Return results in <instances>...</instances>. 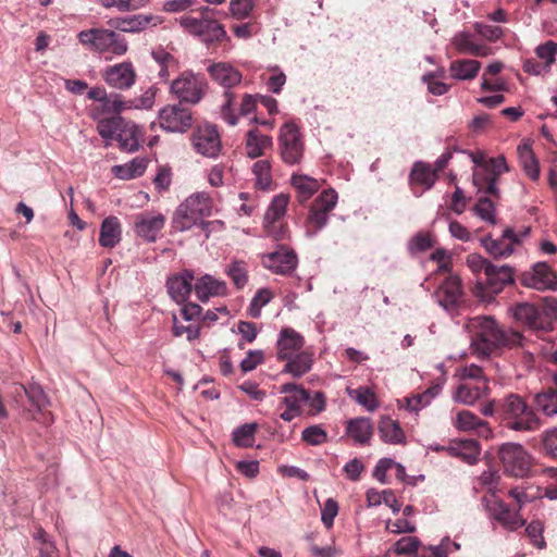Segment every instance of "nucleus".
Returning <instances> with one entry per match:
<instances>
[{"label": "nucleus", "mask_w": 557, "mask_h": 557, "mask_svg": "<svg viewBox=\"0 0 557 557\" xmlns=\"http://www.w3.org/2000/svg\"><path fill=\"white\" fill-rule=\"evenodd\" d=\"M213 207V200L207 193L191 194L176 208L172 219V227L177 232L190 230L195 225L205 228L210 224V222L205 221V218L212 215Z\"/></svg>", "instance_id": "4"}, {"label": "nucleus", "mask_w": 557, "mask_h": 557, "mask_svg": "<svg viewBox=\"0 0 557 557\" xmlns=\"http://www.w3.org/2000/svg\"><path fill=\"white\" fill-rule=\"evenodd\" d=\"M534 410L545 417L557 414V389L554 387L543 388L533 396Z\"/></svg>", "instance_id": "34"}, {"label": "nucleus", "mask_w": 557, "mask_h": 557, "mask_svg": "<svg viewBox=\"0 0 557 557\" xmlns=\"http://www.w3.org/2000/svg\"><path fill=\"white\" fill-rule=\"evenodd\" d=\"M153 60L159 64V76L162 78L169 77V69L175 65L174 57L162 48H158L151 52Z\"/></svg>", "instance_id": "50"}, {"label": "nucleus", "mask_w": 557, "mask_h": 557, "mask_svg": "<svg viewBox=\"0 0 557 557\" xmlns=\"http://www.w3.org/2000/svg\"><path fill=\"white\" fill-rule=\"evenodd\" d=\"M471 349L479 357L499 355L504 348H524L527 339L513 330H505L494 318L479 315L467 323Z\"/></svg>", "instance_id": "1"}, {"label": "nucleus", "mask_w": 557, "mask_h": 557, "mask_svg": "<svg viewBox=\"0 0 557 557\" xmlns=\"http://www.w3.org/2000/svg\"><path fill=\"white\" fill-rule=\"evenodd\" d=\"M305 345V338L301 334L292 327H283L277 339V359H290L294 355L300 352Z\"/></svg>", "instance_id": "26"}, {"label": "nucleus", "mask_w": 557, "mask_h": 557, "mask_svg": "<svg viewBox=\"0 0 557 557\" xmlns=\"http://www.w3.org/2000/svg\"><path fill=\"white\" fill-rule=\"evenodd\" d=\"M211 79L225 88L223 94L224 101L221 106V116L231 126L237 125V115L235 113L236 94L233 87L240 84L242 73L227 62L212 63L207 69Z\"/></svg>", "instance_id": "6"}, {"label": "nucleus", "mask_w": 557, "mask_h": 557, "mask_svg": "<svg viewBox=\"0 0 557 557\" xmlns=\"http://www.w3.org/2000/svg\"><path fill=\"white\" fill-rule=\"evenodd\" d=\"M374 426L370 418L359 417L346 422V434L357 444L367 445L370 443Z\"/></svg>", "instance_id": "31"}, {"label": "nucleus", "mask_w": 557, "mask_h": 557, "mask_svg": "<svg viewBox=\"0 0 557 557\" xmlns=\"http://www.w3.org/2000/svg\"><path fill=\"white\" fill-rule=\"evenodd\" d=\"M436 181L437 175L432 171V166L422 161L412 165L408 177L409 186L416 197H420L425 190L431 189Z\"/></svg>", "instance_id": "23"}, {"label": "nucleus", "mask_w": 557, "mask_h": 557, "mask_svg": "<svg viewBox=\"0 0 557 557\" xmlns=\"http://www.w3.org/2000/svg\"><path fill=\"white\" fill-rule=\"evenodd\" d=\"M194 288L198 299L201 301H207L211 296L225 295L227 290L225 282L219 281L209 274L198 278Z\"/></svg>", "instance_id": "33"}, {"label": "nucleus", "mask_w": 557, "mask_h": 557, "mask_svg": "<svg viewBox=\"0 0 557 557\" xmlns=\"http://www.w3.org/2000/svg\"><path fill=\"white\" fill-rule=\"evenodd\" d=\"M101 76L108 86L117 90H128L137 81V72L131 61H123L107 66L102 71Z\"/></svg>", "instance_id": "16"}, {"label": "nucleus", "mask_w": 557, "mask_h": 557, "mask_svg": "<svg viewBox=\"0 0 557 557\" xmlns=\"http://www.w3.org/2000/svg\"><path fill=\"white\" fill-rule=\"evenodd\" d=\"M521 284L537 290H555L557 289V274L546 262H537L530 271L521 275Z\"/></svg>", "instance_id": "18"}, {"label": "nucleus", "mask_w": 557, "mask_h": 557, "mask_svg": "<svg viewBox=\"0 0 557 557\" xmlns=\"http://www.w3.org/2000/svg\"><path fill=\"white\" fill-rule=\"evenodd\" d=\"M288 202V195L280 194L275 196L265 212L264 221L283 220Z\"/></svg>", "instance_id": "46"}, {"label": "nucleus", "mask_w": 557, "mask_h": 557, "mask_svg": "<svg viewBox=\"0 0 557 557\" xmlns=\"http://www.w3.org/2000/svg\"><path fill=\"white\" fill-rule=\"evenodd\" d=\"M147 163L143 158H135L129 163L113 168L114 174L122 180H132L144 174Z\"/></svg>", "instance_id": "44"}, {"label": "nucleus", "mask_w": 557, "mask_h": 557, "mask_svg": "<svg viewBox=\"0 0 557 557\" xmlns=\"http://www.w3.org/2000/svg\"><path fill=\"white\" fill-rule=\"evenodd\" d=\"M490 394L488 380L478 382L462 381L454 392V399L463 405H473L476 400Z\"/></svg>", "instance_id": "25"}, {"label": "nucleus", "mask_w": 557, "mask_h": 557, "mask_svg": "<svg viewBox=\"0 0 557 557\" xmlns=\"http://www.w3.org/2000/svg\"><path fill=\"white\" fill-rule=\"evenodd\" d=\"M516 321L522 323L528 329L537 332L549 331L548 318L542 313V308L528 302L517 304L511 308Z\"/></svg>", "instance_id": "19"}, {"label": "nucleus", "mask_w": 557, "mask_h": 557, "mask_svg": "<svg viewBox=\"0 0 557 557\" xmlns=\"http://www.w3.org/2000/svg\"><path fill=\"white\" fill-rule=\"evenodd\" d=\"M273 298V293L269 288L259 289L251 300L249 313L252 318L260 315L261 308L268 305Z\"/></svg>", "instance_id": "55"}, {"label": "nucleus", "mask_w": 557, "mask_h": 557, "mask_svg": "<svg viewBox=\"0 0 557 557\" xmlns=\"http://www.w3.org/2000/svg\"><path fill=\"white\" fill-rule=\"evenodd\" d=\"M520 238L515 231L510 227L506 228L498 239H493L491 236L482 238V246L494 258H505L512 253L515 245L520 244Z\"/></svg>", "instance_id": "24"}, {"label": "nucleus", "mask_w": 557, "mask_h": 557, "mask_svg": "<svg viewBox=\"0 0 557 557\" xmlns=\"http://www.w3.org/2000/svg\"><path fill=\"white\" fill-rule=\"evenodd\" d=\"M544 527L539 520L532 521L525 528V534L530 539L531 543L537 548H544L546 543L543 537Z\"/></svg>", "instance_id": "59"}, {"label": "nucleus", "mask_w": 557, "mask_h": 557, "mask_svg": "<svg viewBox=\"0 0 557 557\" xmlns=\"http://www.w3.org/2000/svg\"><path fill=\"white\" fill-rule=\"evenodd\" d=\"M194 273L184 270L170 276L166 281V288L170 297L177 304H183L193 290Z\"/></svg>", "instance_id": "27"}, {"label": "nucleus", "mask_w": 557, "mask_h": 557, "mask_svg": "<svg viewBox=\"0 0 557 557\" xmlns=\"http://www.w3.org/2000/svg\"><path fill=\"white\" fill-rule=\"evenodd\" d=\"M286 361L283 372L290 373L295 377H300L308 373L313 364V354L307 350L294 355Z\"/></svg>", "instance_id": "38"}, {"label": "nucleus", "mask_w": 557, "mask_h": 557, "mask_svg": "<svg viewBox=\"0 0 557 557\" xmlns=\"http://www.w3.org/2000/svg\"><path fill=\"white\" fill-rule=\"evenodd\" d=\"M200 327L197 324L189 323L188 325H183L178 322V319L175 314H173V335L182 336L186 334L188 341H194L199 336Z\"/></svg>", "instance_id": "61"}, {"label": "nucleus", "mask_w": 557, "mask_h": 557, "mask_svg": "<svg viewBox=\"0 0 557 557\" xmlns=\"http://www.w3.org/2000/svg\"><path fill=\"white\" fill-rule=\"evenodd\" d=\"M141 137L143 134L139 127L135 123L124 120L123 126L120 127L115 140L119 143V147L122 150L134 152L138 149Z\"/></svg>", "instance_id": "32"}, {"label": "nucleus", "mask_w": 557, "mask_h": 557, "mask_svg": "<svg viewBox=\"0 0 557 557\" xmlns=\"http://www.w3.org/2000/svg\"><path fill=\"white\" fill-rule=\"evenodd\" d=\"M494 210V202L487 197H481L473 207V211L475 212L476 215L492 224L496 223Z\"/></svg>", "instance_id": "54"}, {"label": "nucleus", "mask_w": 557, "mask_h": 557, "mask_svg": "<svg viewBox=\"0 0 557 557\" xmlns=\"http://www.w3.org/2000/svg\"><path fill=\"white\" fill-rule=\"evenodd\" d=\"M379 434L383 442L389 444H405L406 435L399 423L391 417H381L379 421Z\"/></svg>", "instance_id": "36"}, {"label": "nucleus", "mask_w": 557, "mask_h": 557, "mask_svg": "<svg viewBox=\"0 0 557 557\" xmlns=\"http://www.w3.org/2000/svg\"><path fill=\"white\" fill-rule=\"evenodd\" d=\"M257 184L262 188H268L272 183L271 164L268 160H259L252 166Z\"/></svg>", "instance_id": "53"}, {"label": "nucleus", "mask_w": 557, "mask_h": 557, "mask_svg": "<svg viewBox=\"0 0 557 557\" xmlns=\"http://www.w3.org/2000/svg\"><path fill=\"white\" fill-rule=\"evenodd\" d=\"M518 153L525 174L532 181H536L540 176V168L531 147L529 145H521L518 147Z\"/></svg>", "instance_id": "43"}, {"label": "nucleus", "mask_w": 557, "mask_h": 557, "mask_svg": "<svg viewBox=\"0 0 557 557\" xmlns=\"http://www.w3.org/2000/svg\"><path fill=\"white\" fill-rule=\"evenodd\" d=\"M301 440L308 445L318 446L327 441V433L321 425H311L301 433Z\"/></svg>", "instance_id": "51"}, {"label": "nucleus", "mask_w": 557, "mask_h": 557, "mask_svg": "<svg viewBox=\"0 0 557 557\" xmlns=\"http://www.w3.org/2000/svg\"><path fill=\"white\" fill-rule=\"evenodd\" d=\"M258 100L259 95L253 96L250 94H244L239 102L236 100L235 113L237 119L252 113L257 109Z\"/></svg>", "instance_id": "57"}, {"label": "nucleus", "mask_w": 557, "mask_h": 557, "mask_svg": "<svg viewBox=\"0 0 557 557\" xmlns=\"http://www.w3.org/2000/svg\"><path fill=\"white\" fill-rule=\"evenodd\" d=\"M508 171L505 157L500 156L491 159L486 162L480 171L473 174V182L479 189L484 190L486 194L494 196L496 199L500 197L497 187L499 176Z\"/></svg>", "instance_id": "13"}, {"label": "nucleus", "mask_w": 557, "mask_h": 557, "mask_svg": "<svg viewBox=\"0 0 557 557\" xmlns=\"http://www.w3.org/2000/svg\"><path fill=\"white\" fill-rule=\"evenodd\" d=\"M227 275L234 285L242 289L248 282V269L244 261H234L228 265Z\"/></svg>", "instance_id": "49"}, {"label": "nucleus", "mask_w": 557, "mask_h": 557, "mask_svg": "<svg viewBox=\"0 0 557 557\" xmlns=\"http://www.w3.org/2000/svg\"><path fill=\"white\" fill-rule=\"evenodd\" d=\"M434 246V238L428 232H419L417 233L409 244V249L411 252H422Z\"/></svg>", "instance_id": "58"}, {"label": "nucleus", "mask_w": 557, "mask_h": 557, "mask_svg": "<svg viewBox=\"0 0 557 557\" xmlns=\"http://www.w3.org/2000/svg\"><path fill=\"white\" fill-rule=\"evenodd\" d=\"M292 185L297 191L298 201L301 203L307 201L320 188L318 180L302 174H294Z\"/></svg>", "instance_id": "40"}, {"label": "nucleus", "mask_w": 557, "mask_h": 557, "mask_svg": "<svg viewBox=\"0 0 557 557\" xmlns=\"http://www.w3.org/2000/svg\"><path fill=\"white\" fill-rule=\"evenodd\" d=\"M272 137L262 134L257 127L249 129L245 136V150L247 157L256 159L272 148Z\"/></svg>", "instance_id": "30"}, {"label": "nucleus", "mask_w": 557, "mask_h": 557, "mask_svg": "<svg viewBox=\"0 0 557 557\" xmlns=\"http://www.w3.org/2000/svg\"><path fill=\"white\" fill-rule=\"evenodd\" d=\"M208 88L207 79L201 74H195L191 71L183 72L171 84V92L183 104H197L203 98Z\"/></svg>", "instance_id": "8"}, {"label": "nucleus", "mask_w": 557, "mask_h": 557, "mask_svg": "<svg viewBox=\"0 0 557 557\" xmlns=\"http://www.w3.org/2000/svg\"><path fill=\"white\" fill-rule=\"evenodd\" d=\"M278 148L282 160L289 165L298 164L304 156L305 145L298 126L293 122L282 125L278 136Z\"/></svg>", "instance_id": "11"}, {"label": "nucleus", "mask_w": 557, "mask_h": 557, "mask_svg": "<svg viewBox=\"0 0 557 557\" xmlns=\"http://www.w3.org/2000/svg\"><path fill=\"white\" fill-rule=\"evenodd\" d=\"M453 425L461 432H475L481 436L487 437L491 433L488 423L469 410L458 411L453 420Z\"/></svg>", "instance_id": "29"}, {"label": "nucleus", "mask_w": 557, "mask_h": 557, "mask_svg": "<svg viewBox=\"0 0 557 557\" xmlns=\"http://www.w3.org/2000/svg\"><path fill=\"white\" fill-rule=\"evenodd\" d=\"M453 45L459 52L474 57H487L492 53L490 47L473 42L471 35L466 32L457 33L453 38Z\"/></svg>", "instance_id": "37"}, {"label": "nucleus", "mask_w": 557, "mask_h": 557, "mask_svg": "<svg viewBox=\"0 0 557 557\" xmlns=\"http://www.w3.org/2000/svg\"><path fill=\"white\" fill-rule=\"evenodd\" d=\"M468 268L472 271L473 274L480 275L483 273L486 274L487 268L492 267L493 263H491L487 259L483 258L480 255L471 253L467 257L466 261Z\"/></svg>", "instance_id": "62"}, {"label": "nucleus", "mask_w": 557, "mask_h": 557, "mask_svg": "<svg viewBox=\"0 0 557 557\" xmlns=\"http://www.w3.org/2000/svg\"><path fill=\"white\" fill-rule=\"evenodd\" d=\"M166 222L164 214L154 211H144L135 216V234L148 243H154Z\"/></svg>", "instance_id": "17"}, {"label": "nucleus", "mask_w": 557, "mask_h": 557, "mask_svg": "<svg viewBox=\"0 0 557 557\" xmlns=\"http://www.w3.org/2000/svg\"><path fill=\"white\" fill-rule=\"evenodd\" d=\"M498 411L499 421L512 431L535 432L543 425L534 407L517 393H508L499 398Z\"/></svg>", "instance_id": "2"}, {"label": "nucleus", "mask_w": 557, "mask_h": 557, "mask_svg": "<svg viewBox=\"0 0 557 557\" xmlns=\"http://www.w3.org/2000/svg\"><path fill=\"white\" fill-rule=\"evenodd\" d=\"M149 0H101V5L106 9H117L121 12L137 10L145 7Z\"/></svg>", "instance_id": "56"}, {"label": "nucleus", "mask_w": 557, "mask_h": 557, "mask_svg": "<svg viewBox=\"0 0 557 557\" xmlns=\"http://www.w3.org/2000/svg\"><path fill=\"white\" fill-rule=\"evenodd\" d=\"M14 404L21 409V417L25 420L36 421L44 425L53 422V416L49 410L50 400L37 384L16 385L14 387Z\"/></svg>", "instance_id": "3"}, {"label": "nucleus", "mask_w": 557, "mask_h": 557, "mask_svg": "<svg viewBox=\"0 0 557 557\" xmlns=\"http://www.w3.org/2000/svg\"><path fill=\"white\" fill-rule=\"evenodd\" d=\"M535 53L539 59H541L543 64L547 66V70H550V66L556 61L557 55V42L548 40L542 45H540L535 49Z\"/></svg>", "instance_id": "52"}, {"label": "nucleus", "mask_w": 557, "mask_h": 557, "mask_svg": "<svg viewBox=\"0 0 557 557\" xmlns=\"http://www.w3.org/2000/svg\"><path fill=\"white\" fill-rule=\"evenodd\" d=\"M513 283V269L509 265L487 268L484 277H478L474 294L481 298L500 293L507 285Z\"/></svg>", "instance_id": "10"}, {"label": "nucleus", "mask_w": 557, "mask_h": 557, "mask_svg": "<svg viewBox=\"0 0 557 557\" xmlns=\"http://www.w3.org/2000/svg\"><path fill=\"white\" fill-rule=\"evenodd\" d=\"M78 41L88 50L98 53H111L122 57L128 51L124 37L112 29L102 27L85 29L78 33Z\"/></svg>", "instance_id": "7"}, {"label": "nucleus", "mask_w": 557, "mask_h": 557, "mask_svg": "<svg viewBox=\"0 0 557 557\" xmlns=\"http://www.w3.org/2000/svg\"><path fill=\"white\" fill-rule=\"evenodd\" d=\"M481 69V63L476 60H455L450 63V73L457 79H472Z\"/></svg>", "instance_id": "41"}, {"label": "nucleus", "mask_w": 557, "mask_h": 557, "mask_svg": "<svg viewBox=\"0 0 557 557\" xmlns=\"http://www.w3.org/2000/svg\"><path fill=\"white\" fill-rule=\"evenodd\" d=\"M338 513V504L335 499L329 498L321 510V520L325 528L331 529L334 523V518Z\"/></svg>", "instance_id": "63"}, {"label": "nucleus", "mask_w": 557, "mask_h": 557, "mask_svg": "<svg viewBox=\"0 0 557 557\" xmlns=\"http://www.w3.org/2000/svg\"><path fill=\"white\" fill-rule=\"evenodd\" d=\"M126 108L125 102L120 95H106V99L102 100L100 107L102 112L119 114Z\"/></svg>", "instance_id": "60"}, {"label": "nucleus", "mask_w": 557, "mask_h": 557, "mask_svg": "<svg viewBox=\"0 0 557 557\" xmlns=\"http://www.w3.org/2000/svg\"><path fill=\"white\" fill-rule=\"evenodd\" d=\"M124 119L119 115L101 119L98 122L97 131L102 138L112 139L116 137L121 126H123Z\"/></svg>", "instance_id": "47"}, {"label": "nucleus", "mask_w": 557, "mask_h": 557, "mask_svg": "<svg viewBox=\"0 0 557 557\" xmlns=\"http://www.w3.org/2000/svg\"><path fill=\"white\" fill-rule=\"evenodd\" d=\"M159 16L152 14H135L127 17L110 20L109 24L115 29L124 33H139L149 26L160 24Z\"/></svg>", "instance_id": "28"}, {"label": "nucleus", "mask_w": 557, "mask_h": 557, "mask_svg": "<svg viewBox=\"0 0 557 557\" xmlns=\"http://www.w3.org/2000/svg\"><path fill=\"white\" fill-rule=\"evenodd\" d=\"M337 203V193L330 188L323 190L312 202L307 216L306 226L310 235L317 234L327 223L329 213Z\"/></svg>", "instance_id": "12"}, {"label": "nucleus", "mask_w": 557, "mask_h": 557, "mask_svg": "<svg viewBox=\"0 0 557 557\" xmlns=\"http://www.w3.org/2000/svg\"><path fill=\"white\" fill-rule=\"evenodd\" d=\"M194 149L208 158H216L222 149L221 136L214 124L199 125L191 135Z\"/></svg>", "instance_id": "15"}, {"label": "nucleus", "mask_w": 557, "mask_h": 557, "mask_svg": "<svg viewBox=\"0 0 557 557\" xmlns=\"http://www.w3.org/2000/svg\"><path fill=\"white\" fill-rule=\"evenodd\" d=\"M281 393L286 394L282 399V404L288 408L302 410V405L310 399V393L294 383L283 384L281 386Z\"/></svg>", "instance_id": "39"}, {"label": "nucleus", "mask_w": 557, "mask_h": 557, "mask_svg": "<svg viewBox=\"0 0 557 557\" xmlns=\"http://www.w3.org/2000/svg\"><path fill=\"white\" fill-rule=\"evenodd\" d=\"M541 450L552 459L557 460V426L545 430L540 435Z\"/></svg>", "instance_id": "48"}, {"label": "nucleus", "mask_w": 557, "mask_h": 557, "mask_svg": "<svg viewBox=\"0 0 557 557\" xmlns=\"http://www.w3.org/2000/svg\"><path fill=\"white\" fill-rule=\"evenodd\" d=\"M498 456L504 472L511 476L523 478L531 469V456L521 444H503L498 449Z\"/></svg>", "instance_id": "9"}, {"label": "nucleus", "mask_w": 557, "mask_h": 557, "mask_svg": "<svg viewBox=\"0 0 557 557\" xmlns=\"http://www.w3.org/2000/svg\"><path fill=\"white\" fill-rule=\"evenodd\" d=\"M122 237L121 223L116 216L106 218L100 227L99 244L104 248H113Z\"/></svg>", "instance_id": "35"}, {"label": "nucleus", "mask_w": 557, "mask_h": 557, "mask_svg": "<svg viewBox=\"0 0 557 557\" xmlns=\"http://www.w3.org/2000/svg\"><path fill=\"white\" fill-rule=\"evenodd\" d=\"M462 296L461 280L457 275H449L435 292L436 301L447 311L456 310Z\"/></svg>", "instance_id": "20"}, {"label": "nucleus", "mask_w": 557, "mask_h": 557, "mask_svg": "<svg viewBox=\"0 0 557 557\" xmlns=\"http://www.w3.org/2000/svg\"><path fill=\"white\" fill-rule=\"evenodd\" d=\"M474 30L482 36L483 38L487 39L488 41H496L498 40L503 34L504 30L499 26L494 25H487L484 23H475L474 24Z\"/></svg>", "instance_id": "64"}, {"label": "nucleus", "mask_w": 557, "mask_h": 557, "mask_svg": "<svg viewBox=\"0 0 557 557\" xmlns=\"http://www.w3.org/2000/svg\"><path fill=\"white\" fill-rule=\"evenodd\" d=\"M262 263L276 274L288 275L296 269L298 258L293 250L281 246L276 251L263 255Z\"/></svg>", "instance_id": "21"}, {"label": "nucleus", "mask_w": 557, "mask_h": 557, "mask_svg": "<svg viewBox=\"0 0 557 557\" xmlns=\"http://www.w3.org/2000/svg\"><path fill=\"white\" fill-rule=\"evenodd\" d=\"M257 430L258 424L256 422L239 425L232 433L234 445L243 448L252 447L256 441L255 434Z\"/></svg>", "instance_id": "42"}, {"label": "nucleus", "mask_w": 557, "mask_h": 557, "mask_svg": "<svg viewBox=\"0 0 557 557\" xmlns=\"http://www.w3.org/2000/svg\"><path fill=\"white\" fill-rule=\"evenodd\" d=\"M486 509L490 516L499 522L508 531H516L525 524V520L522 519L519 511H512L502 500L491 499L486 502Z\"/></svg>", "instance_id": "22"}, {"label": "nucleus", "mask_w": 557, "mask_h": 557, "mask_svg": "<svg viewBox=\"0 0 557 557\" xmlns=\"http://www.w3.org/2000/svg\"><path fill=\"white\" fill-rule=\"evenodd\" d=\"M193 113L182 103L168 104L159 111L160 126L172 133H185L193 125Z\"/></svg>", "instance_id": "14"}, {"label": "nucleus", "mask_w": 557, "mask_h": 557, "mask_svg": "<svg viewBox=\"0 0 557 557\" xmlns=\"http://www.w3.org/2000/svg\"><path fill=\"white\" fill-rule=\"evenodd\" d=\"M214 9L202 7L180 17V25L188 34L199 37L205 44L221 42L227 38L223 25L215 18Z\"/></svg>", "instance_id": "5"}, {"label": "nucleus", "mask_w": 557, "mask_h": 557, "mask_svg": "<svg viewBox=\"0 0 557 557\" xmlns=\"http://www.w3.org/2000/svg\"><path fill=\"white\" fill-rule=\"evenodd\" d=\"M347 393L350 398L355 399L369 411H374L379 407L376 395L370 387L360 386L356 389L348 388Z\"/></svg>", "instance_id": "45"}]
</instances>
